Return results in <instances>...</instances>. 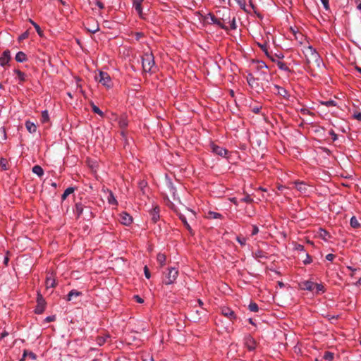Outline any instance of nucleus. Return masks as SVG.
Segmentation results:
<instances>
[{
  "label": "nucleus",
  "mask_w": 361,
  "mask_h": 361,
  "mask_svg": "<svg viewBox=\"0 0 361 361\" xmlns=\"http://www.w3.org/2000/svg\"><path fill=\"white\" fill-rule=\"evenodd\" d=\"M236 240L240 244V245L244 246L246 245L247 238L244 237L237 236Z\"/></svg>",
  "instance_id": "nucleus-44"
},
{
  "label": "nucleus",
  "mask_w": 361,
  "mask_h": 361,
  "mask_svg": "<svg viewBox=\"0 0 361 361\" xmlns=\"http://www.w3.org/2000/svg\"><path fill=\"white\" fill-rule=\"evenodd\" d=\"M56 286L55 279L52 277H47L46 280V288H54Z\"/></svg>",
  "instance_id": "nucleus-26"
},
{
  "label": "nucleus",
  "mask_w": 361,
  "mask_h": 361,
  "mask_svg": "<svg viewBox=\"0 0 361 361\" xmlns=\"http://www.w3.org/2000/svg\"><path fill=\"white\" fill-rule=\"evenodd\" d=\"M32 172L37 175L39 177H41L43 176L44 174V170L43 169L39 166V165H35L32 167Z\"/></svg>",
  "instance_id": "nucleus-24"
},
{
  "label": "nucleus",
  "mask_w": 361,
  "mask_h": 361,
  "mask_svg": "<svg viewBox=\"0 0 361 361\" xmlns=\"http://www.w3.org/2000/svg\"><path fill=\"white\" fill-rule=\"evenodd\" d=\"M75 191V188H73V187H69L67 189L65 190V191L63 192L62 196H61V198L63 200H66V197L71 195V193H73V192Z\"/></svg>",
  "instance_id": "nucleus-30"
},
{
  "label": "nucleus",
  "mask_w": 361,
  "mask_h": 361,
  "mask_svg": "<svg viewBox=\"0 0 361 361\" xmlns=\"http://www.w3.org/2000/svg\"><path fill=\"white\" fill-rule=\"evenodd\" d=\"M15 59L18 62H24L27 60V56L24 52L19 51L16 54Z\"/></svg>",
  "instance_id": "nucleus-22"
},
{
  "label": "nucleus",
  "mask_w": 361,
  "mask_h": 361,
  "mask_svg": "<svg viewBox=\"0 0 361 361\" xmlns=\"http://www.w3.org/2000/svg\"><path fill=\"white\" fill-rule=\"evenodd\" d=\"M96 5H97V6L100 9H102V8H104V6L103 3H102V2H101V1H97L96 2Z\"/></svg>",
  "instance_id": "nucleus-60"
},
{
  "label": "nucleus",
  "mask_w": 361,
  "mask_h": 361,
  "mask_svg": "<svg viewBox=\"0 0 361 361\" xmlns=\"http://www.w3.org/2000/svg\"><path fill=\"white\" fill-rule=\"evenodd\" d=\"M204 312V308H202L201 310H192L189 313L190 317L192 320H193L194 322H196L197 320L200 319L201 314H203Z\"/></svg>",
  "instance_id": "nucleus-15"
},
{
  "label": "nucleus",
  "mask_w": 361,
  "mask_h": 361,
  "mask_svg": "<svg viewBox=\"0 0 361 361\" xmlns=\"http://www.w3.org/2000/svg\"><path fill=\"white\" fill-rule=\"evenodd\" d=\"M25 127H26L27 131L30 133H34L37 130L36 125L34 123L29 121H26Z\"/></svg>",
  "instance_id": "nucleus-20"
},
{
  "label": "nucleus",
  "mask_w": 361,
  "mask_h": 361,
  "mask_svg": "<svg viewBox=\"0 0 361 361\" xmlns=\"http://www.w3.org/2000/svg\"><path fill=\"white\" fill-rule=\"evenodd\" d=\"M229 25H227L228 29L235 30L236 29V23H235V18H233V19L228 22Z\"/></svg>",
  "instance_id": "nucleus-43"
},
{
  "label": "nucleus",
  "mask_w": 361,
  "mask_h": 361,
  "mask_svg": "<svg viewBox=\"0 0 361 361\" xmlns=\"http://www.w3.org/2000/svg\"><path fill=\"white\" fill-rule=\"evenodd\" d=\"M30 21L34 27L35 28V30H36L37 32L39 34V35L41 36L42 35V30L40 29V27L36 23L32 21V20H30Z\"/></svg>",
  "instance_id": "nucleus-45"
},
{
  "label": "nucleus",
  "mask_w": 361,
  "mask_h": 361,
  "mask_svg": "<svg viewBox=\"0 0 361 361\" xmlns=\"http://www.w3.org/2000/svg\"><path fill=\"white\" fill-rule=\"evenodd\" d=\"M120 126L121 128H126L128 126V123L125 119H121L119 121Z\"/></svg>",
  "instance_id": "nucleus-53"
},
{
  "label": "nucleus",
  "mask_w": 361,
  "mask_h": 361,
  "mask_svg": "<svg viewBox=\"0 0 361 361\" xmlns=\"http://www.w3.org/2000/svg\"><path fill=\"white\" fill-rule=\"evenodd\" d=\"M259 233V228L256 225H252V235H255Z\"/></svg>",
  "instance_id": "nucleus-46"
},
{
  "label": "nucleus",
  "mask_w": 361,
  "mask_h": 361,
  "mask_svg": "<svg viewBox=\"0 0 361 361\" xmlns=\"http://www.w3.org/2000/svg\"><path fill=\"white\" fill-rule=\"evenodd\" d=\"M241 200L247 203H251L253 201L252 199L249 195H247L246 197H243Z\"/></svg>",
  "instance_id": "nucleus-49"
},
{
  "label": "nucleus",
  "mask_w": 361,
  "mask_h": 361,
  "mask_svg": "<svg viewBox=\"0 0 361 361\" xmlns=\"http://www.w3.org/2000/svg\"><path fill=\"white\" fill-rule=\"evenodd\" d=\"M1 166L4 170H6V160L5 159H1L0 161Z\"/></svg>",
  "instance_id": "nucleus-52"
},
{
  "label": "nucleus",
  "mask_w": 361,
  "mask_h": 361,
  "mask_svg": "<svg viewBox=\"0 0 361 361\" xmlns=\"http://www.w3.org/2000/svg\"><path fill=\"white\" fill-rule=\"evenodd\" d=\"M178 276V271L176 268L171 267L169 268L167 271L164 274L162 278L163 283L166 285H171L175 283Z\"/></svg>",
  "instance_id": "nucleus-2"
},
{
  "label": "nucleus",
  "mask_w": 361,
  "mask_h": 361,
  "mask_svg": "<svg viewBox=\"0 0 361 361\" xmlns=\"http://www.w3.org/2000/svg\"><path fill=\"white\" fill-rule=\"evenodd\" d=\"M221 312L224 316L229 319L230 320L233 321L236 319L235 314L234 311H233L231 309L228 307H223L221 309Z\"/></svg>",
  "instance_id": "nucleus-12"
},
{
  "label": "nucleus",
  "mask_w": 361,
  "mask_h": 361,
  "mask_svg": "<svg viewBox=\"0 0 361 361\" xmlns=\"http://www.w3.org/2000/svg\"><path fill=\"white\" fill-rule=\"evenodd\" d=\"M134 299L135 300V301L138 303H143L144 302V300L140 297L138 295H134Z\"/></svg>",
  "instance_id": "nucleus-50"
},
{
  "label": "nucleus",
  "mask_w": 361,
  "mask_h": 361,
  "mask_svg": "<svg viewBox=\"0 0 361 361\" xmlns=\"http://www.w3.org/2000/svg\"><path fill=\"white\" fill-rule=\"evenodd\" d=\"M355 286H361V277L359 279V280L356 282Z\"/></svg>",
  "instance_id": "nucleus-64"
},
{
  "label": "nucleus",
  "mask_w": 361,
  "mask_h": 361,
  "mask_svg": "<svg viewBox=\"0 0 361 361\" xmlns=\"http://www.w3.org/2000/svg\"><path fill=\"white\" fill-rule=\"evenodd\" d=\"M81 295H82L81 292L74 290V289L71 290L67 295V300L71 301L72 300L73 297H78V296H80Z\"/></svg>",
  "instance_id": "nucleus-23"
},
{
  "label": "nucleus",
  "mask_w": 361,
  "mask_h": 361,
  "mask_svg": "<svg viewBox=\"0 0 361 361\" xmlns=\"http://www.w3.org/2000/svg\"><path fill=\"white\" fill-rule=\"evenodd\" d=\"M11 60V53L9 50H6L0 56V66H5Z\"/></svg>",
  "instance_id": "nucleus-11"
},
{
  "label": "nucleus",
  "mask_w": 361,
  "mask_h": 361,
  "mask_svg": "<svg viewBox=\"0 0 361 361\" xmlns=\"http://www.w3.org/2000/svg\"><path fill=\"white\" fill-rule=\"evenodd\" d=\"M16 78H17L20 82H23L25 80L26 75L25 74L20 71V69H13V74Z\"/></svg>",
  "instance_id": "nucleus-18"
},
{
  "label": "nucleus",
  "mask_w": 361,
  "mask_h": 361,
  "mask_svg": "<svg viewBox=\"0 0 361 361\" xmlns=\"http://www.w3.org/2000/svg\"><path fill=\"white\" fill-rule=\"evenodd\" d=\"M308 52L310 56H307V63L309 68H319L323 64V62L318 53L310 47L308 49Z\"/></svg>",
  "instance_id": "nucleus-1"
},
{
  "label": "nucleus",
  "mask_w": 361,
  "mask_h": 361,
  "mask_svg": "<svg viewBox=\"0 0 361 361\" xmlns=\"http://www.w3.org/2000/svg\"><path fill=\"white\" fill-rule=\"evenodd\" d=\"M119 221L120 222L123 224V225H126V226H129L131 224V223L133 222V218L130 215H129L128 213L126 212H122L121 214H120V219H119Z\"/></svg>",
  "instance_id": "nucleus-10"
},
{
  "label": "nucleus",
  "mask_w": 361,
  "mask_h": 361,
  "mask_svg": "<svg viewBox=\"0 0 361 361\" xmlns=\"http://www.w3.org/2000/svg\"><path fill=\"white\" fill-rule=\"evenodd\" d=\"M334 353H332L331 352H326L324 355V358L328 361H332L334 359Z\"/></svg>",
  "instance_id": "nucleus-41"
},
{
  "label": "nucleus",
  "mask_w": 361,
  "mask_h": 361,
  "mask_svg": "<svg viewBox=\"0 0 361 361\" xmlns=\"http://www.w3.org/2000/svg\"><path fill=\"white\" fill-rule=\"evenodd\" d=\"M179 219L181 220V221L183 223V224L185 225V228H187V230L190 232V233H192V228L190 227V226L189 225V224L188 223L187 221V219H186V217L182 214H179Z\"/></svg>",
  "instance_id": "nucleus-27"
},
{
  "label": "nucleus",
  "mask_w": 361,
  "mask_h": 361,
  "mask_svg": "<svg viewBox=\"0 0 361 361\" xmlns=\"http://www.w3.org/2000/svg\"><path fill=\"white\" fill-rule=\"evenodd\" d=\"M314 287H315V283H314L311 281H305L300 283V288L302 290L314 291Z\"/></svg>",
  "instance_id": "nucleus-14"
},
{
  "label": "nucleus",
  "mask_w": 361,
  "mask_h": 361,
  "mask_svg": "<svg viewBox=\"0 0 361 361\" xmlns=\"http://www.w3.org/2000/svg\"><path fill=\"white\" fill-rule=\"evenodd\" d=\"M159 209L158 207H154L151 212L152 219L154 222H156L159 219Z\"/></svg>",
  "instance_id": "nucleus-25"
},
{
  "label": "nucleus",
  "mask_w": 361,
  "mask_h": 361,
  "mask_svg": "<svg viewBox=\"0 0 361 361\" xmlns=\"http://www.w3.org/2000/svg\"><path fill=\"white\" fill-rule=\"evenodd\" d=\"M104 192L108 194V195L106 197L108 203L111 205L116 206L118 204V202H117L116 197H114L113 192L108 189L106 190H104Z\"/></svg>",
  "instance_id": "nucleus-16"
},
{
  "label": "nucleus",
  "mask_w": 361,
  "mask_h": 361,
  "mask_svg": "<svg viewBox=\"0 0 361 361\" xmlns=\"http://www.w3.org/2000/svg\"><path fill=\"white\" fill-rule=\"evenodd\" d=\"M248 309L251 311V312H258L259 310V307H258V305L257 303L255 302H250L249 306H248Z\"/></svg>",
  "instance_id": "nucleus-38"
},
{
  "label": "nucleus",
  "mask_w": 361,
  "mask_h": 361,
  "mask_svg": "<svg viewBox=\"0 0 361 361\" xmlns=\"http://www.w3.org/2000/svg\"><path fill=\"white\" fill-rule=\"evenodd\" d=\"M335 258V255L334 254H328L326 256V259L328 261H333Z\"/></svg>",
  "instance_id": "nucleus-57"
},
{
  "label": "nucleus",
  "mask_w": 361,
  "mask_h": 361,
  "mask_svg": "<svg viewBox=\"0 0 361 361\" xmlns=\"http://www.w3.org/2000/svg\"><path fill=\"white\" fill-rule=\"evenodd\" d=\"M222 217V215L220 213L209 211L207 214V218L208 219H221Z\"/></svg>",
  "instance_id": "nucleus-29"
},
{
  "label": "nucleus",
  "mask_w": 361,
  "mask_h": 361,
  "mask_svg": "<svg viewBox=\"0 0 361 361\" xmlns=\"http://www.w3.org/2000/svg\"><path fill=\"white\" fill-rule=\"evenodd\" d=\"M37 307L36 309V312L41 313L44 309L45 307V300L43 298L42 295L38 293H37Z\"/></svg>",
  "instance_id": "nucleus-13"
},
{
  "label": "nucleus",
  "mask_w": 361,
  "mask_h": 361,
  "mask_svg": "<svg viewBox=\"0 0 361 361\" xmlns=\"http://www.w3.org/2000/svg\"><path fill=\"white\" fill-rule=\"evenodd\" d=\"M321 104L324 105V106H326L327 107L336 106V102L334 100L330 99V100H328V101L321 102Z\"/></svg>",
  "instance_id": "nucleus-35"
},
{
  "label": "nucleus",
  "mask_w": 361,
  "mask_h": 361,
  "mask_svg": "<svg viewBox=\"0 0 361 361\" xmlns=\"http://www.w3.org/2000/svg\"><path fill=\"white\" fill-rule=\"evenodd\" d=\"M109 338V336L108 335H105L104 336H98L96 340L97 343L101 346L106 342Z\"/></svg>",
  "instance_id": "nucleus-31"
},
{
  "label": "nucleus",
  "mask_w": 361,
  "mask_h": 361,
  "mask_svg": "<svg viewBox=\"0 0 361 361\" xmlns=\"http://www.w3.org/2000/svg\"><path fill=\"white\" fill-rule=\"evenodd\" d=\"M259 75H261V71H259V69H256V71L254 73H248L247 76V81L251 87H258V80L261 79L259 78Z\"/></svg>",
  "instance_id": "nucleus-3"
},
{
  "label": "nucleus",
  "mask_w": 361,
  "mask_h": 361,
  "mask_svg": "<svg viewBox=\"0 0 361 361\" xmlns=\"http://www.w3.org/2000/svg\"><path fill=\"white\" fill-rule=\"evenodd\" d=\"M275 89L276 90V94L278 95H280L284 98L288 97V93L285 88L276 85Z\"/></svg>",
  "instance_id": "nucleus-19"
},
{
  "label": "nucleus",
  "mask_w": 361,
  "mask_h": 361,
  "mask_svg": "<svg viewBox=\"0 0 361 361\" xmlns=\"http://www.w3.org/2000/svg\"><path fill=\"white\" fill-rule=\"evenodd\" d=\"M329 135H331V137H332L334 141L337 140V138H338L337 135L336 134V133L333 130L329 131Z\"/></svg>",
  "instance_id": "nucleus-54"
},
{
  "label": "nucleus",
  "mask_w": 361,
  "mask_h": 361,
  "mask_svg": "<svg viewBox=\"0 0 361 361\" xmlns=\"http://www.w3.org/2000/svg\"><path fill=\"white\" fill-rule=\"evenodd\" d=\"M212 21H213L215 24H216V25H219L221 28H223V29H224V30H228V26H226V25H223V24L220 22V20H218V19L215 18L214 17H212Z\"/></svg>",
  "instance_id": "nucleus-39"
},
{
  "label": "nucleus",
  "mask_w": 361,
  "mask_h": 361,
  "mask_svg": "<svg viewBox=\"0 0 361 361\" xmlns=\"http://www.w3.org/2000/svg\"><path fill=\"white\" fill-rule=\"evenodd\" d=\"M296 189L302 195H307L309 192V186L304 182L295 181Z\"/></svg>",
  "instance_id": "nucleus-6"
},
{
  "label": "nucleus",
  "mask_w": 361,
  "mask_h": 361,
  "mask_svg": "<svg viewBox=\"0 0 361 361\" xmlns=\"http://www.w3.org/2000/svg\"><path fill=\"white\" fill-rule=\"evenodd\" d=\"M86 25L88 32L92 33H95L99 30V24L97 22H94L93 19L89 20L87 22Z\"/></svg>",
  "instance_id": "nucleus-9"
},
{
  "label": "nucleus",
  "mask_w": 361,
  "mask_h": 361,
  "mask_svg": "<svg viewBox=\"0 0 361 361\" xmlns=\"http://www.w3.org/2000/svg\"><path fill=\"white\" fill-rule=\"evenodd\" d=\"M236 1L241 9H243L245 11H247L245 0H236Z\"/></svg>",
  "instance_id": "nucleus-42"
},
{
  "label": "nucleus",
  "mask_w": 361,
  "mask_h": 361,
  "mask_svg": "<svg viewBox=\"0 0 361 361\" xmlns=\"http://www.w3.org/2000/svg\"><path fill=\"white\" fill-rule=\"evenodd\" d=\"M144 271H145V277L147 279H149L150 278V273H149V271L148 268L147 267V266L145 267Z\"/></svg>",
  "instance_id": "nucleus-56"
},
{
  "label": "nucleus",
  "mask_w": 361,
  "mask_h": 361,
  "mask_svg": "<svg viewBox=\"0 0 361 361\" xmlns=\"http://www.w3.org/2000/svg\"><path fill=\"white\" fill-rule=\"evenodd\" d=\"M354 117L357 120L361 121V113L355 114Z\"/></svg>",
  "instance_id": "nucleus-61"
},
{
  "label": "nucleus",
  "mask_w": 361,
  "mask_h": 361,
  "mask_svg": "<svg viewBox=\"0 0 361 361\" xmlns=\"http://www.w3.org/2000/svg\"><path fill=\"white\" fill-rule=\"evenodd\" d=\"M211 148L212 152L222 157H225L228 154V151L225 148H223L214 144H212L211 145Z\"/></svg>",
  "instance_id": "nucleus-8"
},
{
  "label": "nucleus",
  "mask_w": 361,
  "mask_h": 361,
  "mask_svg": "<svg viewBox=\"0 0 361 361\" xmlns=\"http://www.w3.org/2000/svg\"><path fill=\"white\" fill-rule=\"evenodd\" d=\"M95 78L103 85L110 87L111 86V80L107 73L99 71V74L95 75Z\"/></svg>",
  "instance_id": "nucleus-4"
},
{
  "label": "nucleus",
  "mask_w": 361,
  "mask_h": 361,
  "mask_svg": "<svg viewBox=\"0 0 361 361\" xmlns=\"http://www.w3.org/2000/svg\"><path fill=\"white\" fill-rule=\"evenodd\" d=\"M311 262H312V258H311V257L308 254H307L306 255V259L303 261V263L305 264H309Z\"/></svg>",
  "instance_id": "nucleus-47"
},
{
  "label": "nucleus",
  "mask_w": 361,
  "mask_h": 361,
  "mask_svg": "<svg viewBox=\"0 0 361 361\" xmlns=\"http://www.w3.org/2000/svg\"><path fill=\"white\" fill-rule=\"evenodd\" d=\"M143 34L142 32H136L135 39L136 40H139L141 37H142Z\"/></svg>",
  "instance_id": "nucleus-59"
},
{
  "label": "nucleus",
  "mask_w": 361,
  "mask_h": 361,
  "mask_svg": "<svg viewBox=\"0 0 361 361\" xmlns=\"http://www.w3.org/2000/svg\"><path fill=\"white\" fill-rule=\"evenodd\" d=\"M314 293L316 294L323 293L325 291L324 287L322 284L315 283Z\"/></svg>",
  "instance_id": "nucleus-33"
},
{
  "label": "nucleus",
  "mask_w": 361,
  "mask_h": 361,
  "mask_svg": "<svg viewBox=\"0 0 361 361\" xmlns=\"http://www.w3.org/2000/svg\"><path fill=\"white\" fill-rule=\"evenodd\" d=\"M320 1L326 10H328L329 8V0H320Z\"/></svg>",
  "instance_id": "nucleus-48"
},
{
  "label": "nucleus",
  "mask_w": 361,
  "mask_h": 361,
  "mask_svg": "<svg viewBox=\"0 0 361 361\" xmlns=\"http://www.w3.org/2000/svg\"><path fill=\"white\" fill-rule=\"evenodd\" d=\"M350 224L353 228H356L360 227V224L355 216L351 217Z\"/></svg>",
  "instance_id": "nucleus-36"
},
{
  "label": "nucleus",
  "mask_w": 361,
  "mask_h": 361,
  "mask_svg": "<svg viewBox=\"0 0 361 361\" xmlns=\"http://www.w3.org/2000/svg\"><path fill=\"white\" fill-rule=\"evenodd\" d=\"M295 249L298 251H304L305 247H304V245H302L301 244H296L295 245Z\"/></svg>",
  "instance_id": "nucleus-51"
},
{
  "label": "nucleus",
  "mask_w": 361,
  "mask_h": 361,
  "mask_svg": "<svg viewBox=\"0 0 361 361\" xmlns=\"http://www.w3.org/2000/svg\"><path fill=\"white\" fill-rule=\"evenodd\" d=\"M245 345L249 350H254L256 348V341L250 335L245 337Z\"/></svg>",
  "instance_id": "nucleus-7"
},
{
  "label": "nucleus",
  "mask_w": 361,
  "mask_h": 361,
  "mask_svg": "<svg viewBox=\"0 0 361 361\" xmlns=\"http://www.w3.org/2000/svg\"><path fill=\"white\" fill-rule=\"evenodd\" d=\"M347 269H348V270L352 271L353 272H354V271H355L357 270L356 269H355V268H353V267H350V266H348V267H347Z\"/></svg>",
  "instance_id": "nucleus-63"
},
{
  "label": "nucleus",
  "mask_w": 361,
  "mask_h": 361,
  "mask_svg": "<svg viewBox=\"0 0 361 361\" xmlns=\"http://www.w3.org/2000/svg\"><path fill=\"white\" fill-rule=\"evenodd\" d=\"M142 1L143 0H134L133 1V8L141 18H143L142 8Z\"/></svg>",
  "instance_id": "nucleus-17"
},
{
  "label": "nucleus",
  "mask_w": 361,
  "mask_h": 361,
  "mask_svg": "<svg viewBox=\"0 0 361 361\" xmlns=\"http://www.w3.org/2000/svg\"><path fill=\"white\" fill-rule=\"evenodd\" d=\"M28 36V34L27 32H24L23 35H20V39H23L27 38Z\"/></svg>",
  "instance_id": "nucleus-62"
},
{
  "label": "nucleus",
  "mask_w": 361,
  "mask_h": 361,
  "mask_svg": "<svg viewBox=\"0 0 361 361\" xmlns=\"http://www.w3.org/2000/svg\"><path fill=\"white\" fill-rule=\"evenodd\" d=\"M166 259V257L164 254L159 253L157 255V260L161 267H163L165 264Z\"/></svg>",
  "instance_id": "nucleus-28"
},
{
  "label": "nucleus",
  "mask_w": 361,
  "mask_h": 361,
  "mask_svg": "<svg viewBox=\"0 0 361 361\" xmlns=\"http://www.w3.org/2000/svg\"><path fill=\"white\" fill-rule=\"evenodd\" d=\"M27 356L30 357L32 360H35L36 358L35 354L33 353L32 352H28L27 350H24L23 355V358L20 361H23L25 357H27Z\"/></svg>",
  "instance_id": "nucleus-34"
},
{
  "label": "nucleus",
  "mask_w": 361,
  "mask_h": 361,
  "mask_svg": "<svg viewBox=\"0 0 361 361\" xmlns=\"http://www.w3.org/2000/svg\"><path fill=\"white\" fill-rule=\"evenodd\" d=\"M319 235L324 240H327V237L329 236V233L324 230V229H322L321 228L319 231Z\"/></svg>",
  "instance_id": "nucleus-37"
},
{
  "label": "nucleus",
  "mask_w": 361,
  "mask_h": 361,
  "mask_svg": "<svg viewBox=\"0 0 361 361\" xmlns=\"http://www.w3.org/2000/svg\"><path fill=\"white\" fill-rule=\"evenodd\" d=\"M49 121V113L47 110H44L42 112L41 122L44 123H47Z\"/></svg>",
  "instance_id": "nucleus-32"
},
{
  "label": "nucleus",
  "mask_w": 361,
  "mask_h": 361,
  "mask_svg": "<svg viewBox=\"0 0 361 361\" xmlns=\"http://www.w3.org/2000/svg\"><path fill=\"white\" fill-rule=\"evenodd\" d=\"M257 68H268V66L263 61H258Z\"/></svg>",
  "instance_id": "nucleus-55"
},
{
  "label": "nucleus",
  "mask_w": 361,
  "mask_h": 361,
  "mask_svg": "<svg viewBox=\"0 0 361 361\" xmlns=\"http://www.w3.org/2000/svg\"><path fill=\"white\" fill-rule=\"evenodd\" d=\"M92 109L94 113L99 114L101 116H104L103 112L99 109V108L94 105V104H92Z\"/></svg>",
  "instance_id": "nucleus-40"
},
{
  "label": "nucleus",
  "mask_w": 361,
  "mask_h": 361,
  "mask_svg": "<svg viewBox=\"0 0 361 361\" xmlns=\"http://www.w3.org/2000/svg\"><path fill=\"white\" fill-rule=\"evenodd\" d=\"M8 335V333L6 331H2L0 335V341H1L4 338L6 337Z\"/></svg>",
  "instance_id": "nucleus-58"
},
{
  "label": "nucleus",
  "mask_w": 361,
  "mask_h": 361,
  "mask_svg": "<svg viewBox=\"0 0 361 361\" xmlns=\"http://www.w3.org/2000/svg\"><path fill=\"white\" fill-rule=\"evenodd\" d=\"M142 68H152L154 65L153 54L151 52H146L142 56Z\"/></svg>",
  "instance_id": "nucleus-5"
},
{
  "label": "nucleus",
  "mask_w": 361,
  "mask_h": 361,
  "mask_svg": "<svg viewBox=\"0 0 361 361\" xmlns=\"http://www.w3.org/2000/svg\"><path fill=\"white\" fill-rule=\"evenodd\" d=\"M86 207L82 203H77L75 206V212L78 217L80 216Z\"/></svg>",
  "instance_id": "nucleus-21"
}]
</instances>
